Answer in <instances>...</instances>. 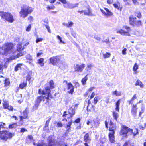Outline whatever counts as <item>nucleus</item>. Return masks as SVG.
I'll use <instances>...</instances> for the list:
<instances>
[{
	"label": "nucleus",
	"instance_id": "obj_2",
	"mask_svg": "<svg viewBox=\"0 0 146 146\" xmlns=\"http://www.w3.org/2000/svg\"><path fill=\"white\" fill-rule=\"evenodd\" d=\"M13 45L11 43H7L3 45L0 49V52L3 54L7 55L14 52L13 51Z\"/></svg>",
	"mask_w": 146,
	"mask_h": 146
},
{
	"label": "nucleus",
	"instance_id": "obj_15",
	"mask_svg": "<svg viewBox=\"0 0 146 146\" xmlns=\"http://www.w3.org/2000/svg\"><path fill=\"white\" fill-rule=\"evenodd\" d=\"M20 17L23 18H25L27 16L28 14L22 7L21 8V10L19 12Z\"/></svg>",
	"mask_w": 146,
	"mask_h": 146
},
{
	"label": "nucleus",
	"instance_id": "obj_5",
	"mask_svg": "<svg viewBox=\"0 0 146 146\" xmlns=\"http://www.w3.org/2000/svg\"><path fill=\"white\" fill-rule=\"evenodd\" d=\"M12 134L7 131H0V138L6 141L8 139L11 138Z\"/></svg>",
	"mask_w": 146,
	"mask_h": 146
},
{
	"label": "nucleus",
	"instance_id": "obj_50",
	"mask_svg": "<svg viewBox=\"0 0 146 146\" xmlns=\"http://www.w3.org/2000/svg\"><path fill=\"white\" fill-rule=\"evenodd\" d=\"M50 85L51 89L53 88L54 87V84L53 81L52 80H51L50 82Z\"/></svg>",
	"mask_w": 146,
	"mask_h": 146
},
{
	"label": "nucleus",
	"instance_id": "obj_8",
	"mask_svg": "<svg viewBox=\"0 0 146 146\" xmlns=\"http://www.w3.org/2000/svg\"><path fill=\"white\" fill-rule=\"evenodd\" d=\"M49 63L53 65H59V63L60 62V60L59 57L58 56H53L51 57L49 59Z\"/></svg>",
	"mask_w": 146,
	"mask_h": 146
},
{
	"label": "nucleus",
	"instance_id": "obj_24",
	"mask_svg": "<svg viewBox=\"0 0 146 146\" xmlns=\"http://www.w3.org/2000/svg\"><path fill=\"white\" fill-rule=\"evenodd\" d=\"M139 69V65L137 64V63H135L133 67V74H136L138 72L137 71V70Z\"/></svg>",
	"mask_w": 146,
	"mask_h": 146
},
{
	"label": "nucleus",
	"instance_id": "obj_49",
	"mask_svg": "<svg viewBox=\"0 0 146 146\" xmlns=\"http://www.w3.org/2000/svg\"><path fill=\"white\" fill-rule=\"evenodd\" d=\"M31 25H29L27 26L26 27V31L28 32L31 29Z\"/></svg>",
	"mask_w": 146,
	"mask_h": 146
},
{
	"label": "nucleus",
	"instance_id": "obj_29",
	"mask_svg": "<svg viewBox=\"0 0 146 146\" xmlns=\"http://www.w3.org/2000/svg\"><path fill=\"white\" fill-rule=\"evenodd\" d=\"M44 59L43 58H40L38 60V63L40 66L42 67L44 66Z\"/></svg>",
	"mask_w": 146,
	"mask_h": 146
},
{
	"label": "nucleus",
	"instance_id": "obj_37",
	"mask_svg": "<svg viewBox=\"0 0 146 146\" xmlns=\"http://www.w3.org/2000/svg\"><path fill=\"white\" fill-rule=\"evenodd\" d=\"M111 54L110 53L106 52L103 54V56L104 58H109Z\"/></svg>",
	"mask_w": 146,
	"mask_h": 146
},
{
	"label": "nucleus",
	"instance_id": "obj_30",
	"mask_svg": "<svg viewBox=\"0 0 146 146\" xmlns=\"http://www.w3.org/2000/svg\"><path fill=\"white\" fill-rule=\"evenodd\" d=\"M43 97V96H40L37 97V98L36 101V103L35 104V106H36L37 107L38 106V104L40 103L42 100V98Z\"/></svg>",
	"mask_w": 146,
	"mask_h": 146
},
{
	"label": "nucleus",
	"instance_id": "obj_55",
	"mask_svg": "<svg viewBox=\"0 0 146 146\" xmlns=\"http://www.w3.org/2000/svg\"><path fill=\"white\" fill-rule=\"evenodd\" d=\"M127 49L124 48L122 51V54L123 55H125L126 54V51Z\"/></svg>",
	"mask_w": 146,
	"mask_h": 146
},
{
	"label": "nucleus",
	"instance_id": "obj_18",
	"mask_svg": "<svg viewBox=\"0 0 146 146\" xmlns=\"http://www.w3.org/2000/svg\"><path fill=\"white\" fill-rule=\"evenodd\" d=\"M66 5H64L63 6L66 8H69L70 9H72L74 8L77 7L78 5V3L75 4H73L70 3H66Z\"/></svg>",
	"mask_w": 146,
	"mask_h": 146
},
{
	"label": "nucleus",
	"instance_id": "obj_31",
	"mask_svg": "<svg viewBox=\"0 0 146 146\" xmlns=\"http://www.w3.org/2000/svg\"><path fill=\"white\" fill-rule=\"evenodd\" d=\"M120 100H119L117 102L116 104V107L115 108V110L119 112V106L120 103Z\"/></svg>",
	"mask_w": 146,
	"mask_h": 146
},
{
	"label": "nucleus",
	"instance_id": "obj_62",
	"mask_svg": "<svg viewBox=\"0 0 146 146\" xmlns=\"http://www.w3.org/2000/svg\"><path fill=\"white\" fill-rule=\"evenodd\" d=\"M27 130L24 128H22L21 129L20 132L21 133H23L25 131H27Z\"/></svg>",
	"mask_w": 146,
	"mask_h": 146
},
{
	"label": "nucleus",
	"instance_id": "obj_9",
	"mask_svg": "<svg viewBox=\"0 0 146 146\" xmlns=\"http://www.w3.org/2000/svg\"><path fill=\"white\" fill-rule=\"evenodd\" d=\"M50 90L48 87L46 88L45 90L42 91L41 89H39L38 91V93L39 94H42L43 95H46L44 97L46 99H48L50 97Z\"/></svg>",
	"mask_w": 146,
	"mask_h": 146
},
{
	"label": "nucleus",
	"instance_id": "obj_39",
	"mask_svg": "<svg viewBox=\"0 0 146 146\" xmlns=\"http://www.w3.org/2000/svg\"><path fill=\"white\" fill-rule=\"evenodd\" d=\"M100 99V98L99 96H97L95 97L94 99V103L95 104H96L98 100H99Z\"/></svg>",
	"mask_w": 146,
	"mask_h": 146
},
{
	"label": "nucleus",
	"instance_id": "obj_35",
	"mask_svg": "<svg viewBox=\"0 0 146 146\" xmlns=\"http://www.w3.org/2000/svg\"><path fill=\"white\" fill-rule=\"evenodd\" d=\"M137 98V95L136 94H134L132 98L131 99V100L129 101V104H132L133 102V101L135 99H136Z\"/></svg>",
	"mask_w": 146,
	"mask_h": 146
},
{
	"label": "nucleus",
	"instance_id": "obj_20",
	"mask_svg": "<svg viewBox=\"0 0 146 146\" xmlns=\"http://www.w3.org/2000/svg\"><path fill=\"white\" fill-rule=\"evenodd\" d=\"M114 133L115 132L113 131L109 133V140L111 143H114L115 142Z\"/></svg>",
	"mask_w": 146,
	"mask_h": 146
},
{
	"label": "nucleus",
	"instance_id": "obj_17",
	"mask_svg": "<svg viewBox=\"0 0 146 146\" xmlns=\"http://www.w3.org/2000/svg\"><path fill=\"white\" fill-rule=\"evenodd\" d=\"M137 105L133 104L131 106V113L134 116H136L137 113Z\"/></svg>",
	"mask_w": 146,
	"mask_h": 146
},
{
	"label": "nucleus",
	"instance_id": "obj_45",
	"mask_svg": "<svg viewBox=\"0 0 146 146\" xmlns=\"http://www.w3.org/2000/svg\"><path fill=\"white\" fill-rule=\"evenodd\" d=\"M130 133L131 134L132 133H133V135L134 137L136 134H138V132L137 129H135L134 130V132H133L132 131V132H130Z\"/></svg>",
	"mask_w": 146,
	"mask_h": 146
},
{
	"label": "nucleus",
	"instance_id": "obj_12",
	"mask_svg": "<svg viewBox=\"0 0 146 146\" xmlns=\"http://www.w3.org/2000/svg\"><path fill=\"white\" fill-rule=\"evenodd\" d=\"M3 104V107L4 109H7L10 111H12L13 110V107L9 105L8 102H4Z\"/></svg>",
	"mask_w": 146,
	"mask_h": 146
},
{
	"label": "nucleus",
	"instance_id": "obj_56",
	"mask_svg": "<svg viewBox=\"0 0 146 146\" xmlns=\"http://www.w3.org/2000/svg\"><path fill=\"white\" fill-rule=\"evenodd\" d=\"M88 106H87V109H88L89 108V107L90 106H91V102L90 100H88Z\"/></svg>",
	"mask_w": 146,
	"mask_h": 146
},
{
	"label": "nucleus",
	"instance_id": "obj_44",
	"mask_svg": "<svg viewBox=\"0 0 146 146\" xmlns=\"http://www.w3.org/2000/svg\"><path fill=\"white\" fill-rule=\"evenodd\" d=\"M113 115L114 119L117 120V119L118 117V114L115 112H113Z\"/></svg>",
	"mask_w": 146,
	"mask_h": 146
},
{
	"label": "nucleus",
	"instance_id": "obj_13",
	"mask_svg": "<svg viewBox=\"0 0 146 146\" xmlns=\"http://www.w3.org/2000/svg\"><path fill=\"white\" fill-rule=\"evenodd\" d=\"M67 88L68 90V92L72 94L74 91V86L71 83H68V84Z\"/></svg>",
	"mask_w": 146,
	"mask_h": 146
},
{
	"label": "nucleus",
	"instance_id": "obj_48",
	"mask_svg": "<svg viewBox=\"0 0 146 146\" xmlns=\"http://www.w3.org/2000/svg\"><path fill=\"white\" fill-rule=\"evenodd\" d=\"M57 38L60 41V43H62L63 44H65V43L62 41V38L59 35H57L56 36Z\"/></svg>",
	"mask_w": 146,
	"mask_h": 146
},
{
	"label": "nucleus",
	"instance_id": "obj_25",
	"mask_svg": "<svg viewBox=\"0 0 146 146\" xmlns=\"http://www.w3.org/2000/svg\"><path fill=\"white\" fill-rule=\"evenodd\" d=\"M110 125L109 130L111 131V132L113 131L115 132V130L116 129L115 126L114 125L113 123H112L111 121H110Z\"/></svg>",
	"mask_w": 146,
	"mask_h": 146
},
{
	"label": "nucleus",
	"instance_id": "obj_38",
	"mask_svg": "<svg viewBox=\"0 0 146 146\" xmlns=\"http://www.w3.org/2000/svg\"><path fill=\"white\" fill-rule=\"evenodd\" d=\"M95 89V87H91L88 89L87 91L85 93V95H87L89 94V92H90L93 91L94 89Z\"/></svg>",
	"mask_w": 146,
	"mask_h": 146
},
{
	"label": "nucleus",
	"instance_id": "obj_26",
	"mask_svg": "<svg viewBox=\"0 0 146 146\" xmlns=\"http://www.w3.org/2000/svg\"><path fill=\"white\" fill-rule=\"evenodd\" d=\"M28 110L26 109L23 112V116L20 117V120H21L23 118H26L27 117V113Z\"/></svg>",
	"mask_w": 146,
	"mask_h": 146
},
{
	"label": "nucleus",
	"instance_id": "obj_51",
	"mask_svg": "<svg viewBox=\"0 0 146 146\" xmlns=\"http://www.w3.org/2000/svg\"><path fill=\"white\" fill-rule=\"evenodd\" d=\"M43 40V39L41 38H38L36 40V43H38L39 42L42 41Z\"/></svg>",
	"mask_w": 146,
	"mask_h": 146
},
{
	"label": "nucleus",
	"instance_id": "obj_23",
	"mask_svg": "<svg viewBox=\"0 0 146 146\" xmlns=\"http://www.w3.org/2000/svg\"><path fill=\"white\" fill-rule=\"evenodd\" d=\"M93 123L92 122L91 123L92 125L95 126L96 127H97L100 123L99 119L97 118H94L93 119Z\"/></svg>",
	"mask_w": 146,
	"mask_h": 146
},
{
	"label": "nucleus",
	"instance_id": "obj_7",
	"mask_svg": "<svg viewBox=\"0 0 146 146\" xmlns=\"http://www.w3.org/2000/svg\"><path fill=\"white\" fill-rule=\"evenodd\" d=\"M132 129L125 126L122 125V128L120 132V134L124 137H126L127 136V133H128L132 132Z\"/></svg>",
	"mask_w": 146,
	"mask_h": 146
},
{
	"label": "nucleus",
	"instance_id": "obj_46",
	"mask_svg": "<svg viewBox=\"0 0 146 146\" xmlns=\"http://www.w3.org/2000/svg\"><path fill=\"white\" fill-rule=\"evenodd\" d=\"M142 25L141 21L140 20L136 21L135 25H137L138 26L141 25Z\"/></svg>",
	"mask_w": 146,
	"mask_h": 146
},
{
	"label": "nucleus",
	"instance_id": "obj_10",
	"mask_svg": "<svg viewBox=\"0 0 146 146\" xmlns=\"http://www.w3.org/2000/svg\"><path fill=\"white\" fill-rule=\"evenodd\" d=\"M104 9L105 11L101 9H100V10L103 15L106 17H108L113 15V13L108 8L104 7Z\"/></svg>",
	"mask_w": 146,
	"mask_h": 146
},
{
	"label": "nucleus",
	"instance_id": "obj_40",
	"mask_svg": "<svg viewBox=\"0 0 146 146\" xmlns=\"http://www.w3.org/2000/svg\"><path fill=\"white\" fill-rule=\"evenodd\" d=\"M27 84V83L26 82H24L23 83L20 84L19 87L22 89H23L26 86Z\"/></svg>",
	"mask_w": 146,
	"mask_h": 146
},
{
	"label": "nucleus",
	"instance_id": "obj_22",
	"mask_svg": "<svg viewBox=\"0 0 146 146\" xmlns=\"http://www.w3.org/2000/svg\"><path fill=\"white\" fill-rule=\"evenodd\" d=\"M136 18L133 15H131L129 17V22L131 25H135L136 21Z\"/></svg>",
	"mask_w": 146,
	"mask_h": 146
},
{
	"label": "nucleus",
	"instance_id": "obj_1",
	"mask_svg": "<svg viewBox=\"0 0 146 146\" xmlns=\"http://www.w3.org/2000/svg\"><path fill=\"white\" fill-rule=\"evenodd\" d=\"M70 104L69 106V109L68 112L65 111L63 115V117L64 118L67 117V119H64L62 121L66 122L68 121L67 123L65 125V127L68 129H70V126L72 124V120L70 119L75 114V110L77 108L78 104L70 102Z\"/></svg>",
	"mask_w": 146,
	"mask_h": 146
},
{
	"label": "nucleus",
	"instance_id": "obj_57",
	"mask_svg": "<svg viewBox=\"0 0 146 146\" xmlns=\"http://www.w3.org/2000/svg\"><path fill=\"white\" fill-rule=\"evenodd\" d=\"M113 2V0H107V3L109 4H112Z\"/></svg>",
	"mask_w": 146,
	"mask_h": 146
},
{
	"label": "nucleus",
	"instance_id": "obj_60",
	"mask_svg": "<svg viewBox=\"0 0 146 146\" xmlns=\"http://www.w3.org/2000/svg\"><path fill=\"white\" fill-rule=\"evenodd\" d=\"M46 27L49 33H51V31L50 29V27L48 26L47 25L46 26Z\"/></svg>",
	"mask_w": 146,
	"mask_h": 146
},
{
	"label": "nucleus",
	"instance_id": "obj_33",
	"mask_svg": "<svg viewBox=\"0 0 146 146\" xmlns=\"http://www.w3.org/2000/svg\"><path fill=\"white\" fill-rule=\"evenodd\" d=\"M87 76L88 75H86V76L84 78H83L81 82L83 85H85L86 83V81L88 79V77H87Z\"/></svg>",
	"mask_w": 146,
	"mask_h": 146
},
{
	"label": "nucleus",
	"instance_id": "obj_61",
	"mask_svg": "<svg viewBox=\"0 0 146 146\" xmlns=\"http://www.w3.org/2000/svg\"><path fill=\"white\" fill-rule=\"evenodd\" d=\"M94 38L97 40H100V38L98 36H95Z\"/></svg>",
	"mask_w": 146,
	"mask_h": 146
},
{
	"label": "nucleus",
	"instance_id": "obj_6",
	"mask_svg": "<svg viewBox=\"0 0 146 146\" xmlns=\"http://www.w3.org/2000/svg\"><path fill=\"white\" fill-rule=\"evenodd\" d=\"M123 29H126L127 31H126L122 29H117L116 33L122 35L130 36V34L129 33L130 31V27L128 26H124L123 27Z\"/></svg>",
	"mask_w": 146,
	"mask_h": 146
},
{
	"label": "nucleus",
	"instance_id": "obj_28",
	"mask_svg": "<svg viewBox=\"0 0 146 146\" xmlns=\"http://www.w3.org/2000/svg\"><path fill=\"white\" fill-rule=\"evenodd\" d=\"M144 107L142 105H141L140 109H139V116H140L144 112Z\"/></svg>",
	"mask_w": 146,
	"mask_h": 146
},
{
	"label": "nucleus",
	"instance_id": "obj_53",
	"mask_svg": "<svg viewBox=\"0 0 146 146\" xmlns=\"http://www.w3.org/2000/svg\"><path fill=\"white\" fill-rule=\"evenodd\" d=\"M43 54L42 51V50H40L39 51V52L37 53V56L38 57L41 55L42 54Z\"/></svg>",
	"mask_w": 146,
	"mask_h": 146
},
{
	"label": "nucleus",
	"instance_id": "obj_58",
	"mask_svg": "<svg viewBox=\"0 0 146 146\" xmlns=\"http://www.w3.org/2000/svg\"><path fill=\"white\" fill-rule=\"evenodd\" d=\"M145 127H143L142 126H139V128L140 129L143 130L145 128L146 125V123H144Z\"/></svg>",
	"mask_w": 146,
	"mask_h": 146
},
{
	"label": "nucleus",
	"instance_id": "obj_36",
	"mask_svg": "<svg viewBox=\"0 0 146 146\" xmlns=\"http://www.w3.org/2000/svg\"><path fill=\"white\" fill-rule=\"evenodd\" d=\"M10 84V82L9 80L8 79H6L4 82L5 86V87L8 86Z\"/></svg>",
	"mask_w": 146,
	"mask_h": 146
},
{
	"label": "nucleus",
	"instance_id": "obj_14",
	"mask_svg": "<svg viewBox=\"0 0 146 146\" xmlns=\"http://www.w3.org/2000/svg\"><path fill=\"white\" fill-rule=\"evenodd\" d=\"M28 15L31 13L33 10V8L28 6L24 5L22 7Z\"/></svg>",
	"mask_w": 146,
	"mask_h": 146
},
{
	"label": "nucleus",
	"instance_id": "obj_34",
	"mask_svg": "<svg viewBox=\"0 0 146 146\" xmlns=\"http://www.w3.org/2000/svg\"><path fill=\"white\" fill-rule=\"evenodd\" d=\"M23 66L22 64H18L15 67V71H17L19 69H21V67Z\"/></svg>",
	"mask_w": 146,
	"mask_h": 146
},
{
	"label": "nucleus",
	"instance_id": "obj_27",
	"mask_svg": "<svg viewBox=\"0 0 146 146\" xmlns=\"http://www.w3.org/2000/svg\"><path fill=\"white\" fill-rule=\"evenodd\" d=\"M135 86H139L140 88H143L144 87V85L143 84L142 82L139 80H138L136 82L135 84Z\"/></svg>",
	"mask_w": 146,
	"mask_h": 146
},
{
	"label": "nucleus",
	"instance_id": "obj_41",
	"mask_svg": "<svg viewBox=\"0 0 146 146\" xmlns=\"http://www.w3.org/2000/svg\"><path fill=\"white\" fill-rule=\"evenodd\" d=\"M135 15L138 18H140L142 16L141 13L139 11L135 12Z\"/></svg>",
	"mask_w": 146,
	"mask_h": 146
},
{
	"label": "nucleus",
	"instance_id": "obj_54",
	"mask_svg": "<svg viewBox=\"0 0 146 146\" xmlns=\"http://www.w3.org/2000/svg\"><path fill=\"white\" fill-rule=\"evenodd\" d=\"M74 23L72 21H70L68 23V27H71L73 25Z\"/></svg>",
	"mask_w": 146,
	"mask_h": 146
},
{
	"label": "nucleus",
	"instance_id": "obj_47",
	"mask_svg": "<svg viewBox=\"0 0 146 146\" xmlns=\"http://www.w3.org/2000/svg\"><path fill=\"white\" fill-rule=\"evenodd\" d=\"M93 66V65L91 64H88L87 65L86 67V70L87 71H88L90 70L92 67Z\"/></svg>",
	"mask_w": 146,
	"mask_h": 146
},
{
	"label": "nucleus",
	"instance_id": "obj_63",
	"mask_svg": "<svg viewBox=\"0 0 146 146\" xmlns=\"http://www.w3.org/2000/svg\"><path fill=\"white\" fill-rule=\"evenodd\" d=\"M80 118H78L76 119L74 122L76 123H79L80 121Z\"/></svg>",
	"mask_w": 146,
	"mask_h": 146
},
{
	"label": "nucleus",
	"instance_id": "obj_52",
	"mask_svg": "<svg viewBox=\"0 0 146 146\" xmlns=\"http://www.w3.org/2000/svg\"><path fill=\"white\" fill-rule=\"evenodd\" d=\"M55 8L54 6H48L47 7V9L48 10H50V9H53Z\"/></svg>",
	"mask_w": 146,
	"mask_h": 146
},
{
	"label": "nucleus",
	"instance_id": "obj_11",
	"mask_svg": "<svg viewBox=\"0 0 146 146\" xmlns=\"http://www.w3.org/2000/svg\"><path fill=\"white\" fill-rule=\"evenodd\" d=\"M85 66V65L84 64H82L80 65H76L74 67L75 71L81 72L82 71Z\"/></svg>",
	"mask_w": 146,
	"mask_h": 146
},
{
	"label": "nucleus",
	"instance_id": "obj_4",
	"mask_svg": "<svg viewBox=\"0 0 146 146\" xmlns=\"http://www.w3.org/2000/svg\"><path fill=\"white\" fill-rule=\"evenodd\" d=\"M0 16L2 18L9 22L11 23L14 21L12 15L10 13L4 12H0Z\"/></svg>",
	"mask_w": 146,
	"mask_h": 146
},
{
	"label": "nucleus",
	"instance_id": "obj_42",
	"mask_svg": "<svg viewBox=\"0 0 146 146\" xmlns=\"http://www.w3.org/2000/svg\"><path fill=\"white\" fill-rule=\"evenodd\" d=\"M5 128V124L3 122H0V131H1V129Z\"/></svg>",
	"mask_w": 146,
	"mask_h": 146
},
{
	"label": "nucleus",
	"instance_id": "obj_59",
	"mask_svg": "<svg viewBox=\"0 0 146 146\" xmlns=\"http://www.w3.org/2000/svg\"><path fill=\"white\" fill-rule=\"evenodd\" d=\"M28 19L30 20V22H31V21H33V17H32L31 16H29L28 18Z\"/></svg>",
	"mask_w": 146,
	"mask_h": 146
},
{
	"label": "nucleus",
	"instance_id": "obj_16",
	"mask_svg": "<svg viewBox=\"0 0 146 146\" xmlns=\"http://www.w3.org/2000/svg\"><path fill=\"white\" fill-rule=\"evenodd\" d=\"M88 12H86L85 10L78 11V12L80 14H82L83 13L84 15H86L89 16L93 15L92 13L91 9L90 7H88Z\"/></svg>",
	"mask_w": 146,
	"mask_h": 146
},
{
	"label": "nucleus",
	"instance_id": "obj_19",
	"mask_svg": "<svg viewBox=\"0 0 146 146\" xmlns=\"http://www.w3.org/2000/svg\"><path fill=\"white\" fill-rule=\"evenodd\" d=\"M113 5L115 8L117 9V10L121 11L122 8V5L120 4V3L118 1L114 3Z\"/></svg>",
	"mask_w": 146,
	"mask_h": 146
},
{
	"label": "nucleus",
	"instance_id": "obj_32",
	"mask_svg": "<svg viewBox=\"0 0 146 146\" xmlns=\"http://www.w3.org/2000/svg\"><path fill=\"white\" fill-rule=\"evenodd\" d=\"M112 94L113 95H115L116 96L121 95V92L117 91V90L113 91L112 92Z\"/></svg>",
	"mask_w": 146,
	"mask_h": 146
},
{
	"label": "nucleus",
	"instance_id": "obj_64",
	"mask_svg": "<svg viewBox=\"0 0 146 146\" xmlns=\"http://www.w3.org/2000/svg\"><path fill=\"white\" fill-rule=\"evenodd\" d=\"M95 95V93L94 92H92V93L91 95L90 96V99H92V98H93L94 97V96Z\"/></svg>",
	"mask_w": 146,
	"mask_h": 146
},
{
	"label": "nucleus",
	"instance_id": "obj_21",
	"mask_svg": "<svg viewBox=\"0 0 146 146\" xmlns=\"http://www.w3.org/2000/svg\"><path fill=\"white\" fill-rule=\"evenodd\" d=\"M84 140L86 142L84 144L85 146H89L88 145L87 143H89L90 142L91 139L89 137L88 134V133L86 134L84 136Z\"/></svg>",
	"mask_w": 146,
	"mask_h": 146
},
{
	"label": "nucleus",
	"instance_id": "obj_43",
	"mask_svg": "<svg viewBox=\"0 0 146 146\" xmlns=\"http://www.w3.org/2000/svg\"><path fill=\"white\" fill-rule=\"evenodd\" d=\"M17 125L16 123H13L10 125L9 127V128L12 129L13 128H15L17 127Z\"/></svg>",
	"mask_w": 146,
	"mask_h": 146
},
{
	"label": "nucleus",
	"instance_id": "obj_3",
	"mask_svg": "<svg viewBox=\"0 0 146 146\" xmlns=\"http://www.w3.org/2000/svg\"><path fill=\"white\" fill-rule=\"evenodd\" d=\"M24 48V47L22 46L21 44H18L17 47V51H15L13 52V54H14V55L10 57V59L11 60H14L25 54V52H23V53H22V52L19 53H18V52L21 51Z\"/></svg>",
	"mask_w": 146,
	"mask_h": 146
}]
</instances>
